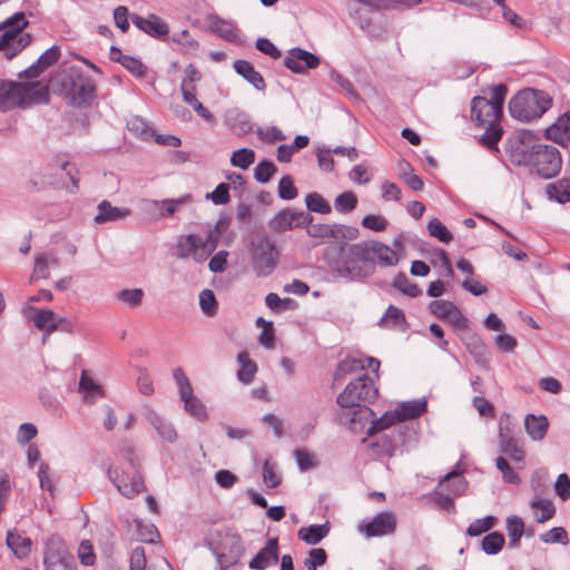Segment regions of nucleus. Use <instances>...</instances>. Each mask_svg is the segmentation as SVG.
<instances>
[{
  "label": "nucleus",
  "mask_w": 570,
  "mask_h": 570,
  "mask_svg": "<svg viewBox=\"0 0 570 570\" xmlns=\"http://www.w3.org/2000/svg\"><path fill=\"white\" fill-rule=\"evenodd\" d=\"M524 429L531 440L542 441L549 430V420L546 415L527 414Z\"/></svg>",
  "instance_id": "b1692460"
},
{
  "label": "nucleus",
  "mask_w": 570,
  "mask_h": 570,
  "mask_svg": "<svg viewBox=\"0 0 570 570\" xmlns=\"http://www.w3.org/2000/svg\"><path fill=\"white\" fill-rule=\"evenodd\" d=\"M499 450L515 463L524 462L525 452L520 441L513 435L509 424L503 425L502 422L499 429Z\"/></svg>",
  "instance_id": "f3484780"
},
{
  "label": "nucleus",
  "mask_w": 570,
  "mask_h": 570,
  "mask_svg": "<svg viewBox=\"0 0 570 570\" xmlns=\"http://www.w3.org/2000/svg\"><path fill=\"white\" fill-rule=\"evenodd\" d=\"M208 548L216 557L219 570H227L238 563L245 552L242 537L230 531L219 532L217 539L208 542Z\"/></svg>",
  "instance_id": "6e6552de"
},
{
  "label": "nucleus",
  "mask_w": 570,
  "mask_h": 570,
  "mask_svg": "<svg viewBox=\"0 0 570 570\" xmlns=\"http://www.w3.org/2000/svg\"><path fill=\"white\" fill-rule=\"evenodd\" d=\"M504 542V535L501 532L493 531L483 537L481 547L487 554H497L502 550Z\"/></svg>",
  "instance_id": "49530a36"
},
{
  "label": "nucleus",
  "mask_w": 570,
  "mask_h": 570,
  "mask_svg": "<svg viewBox=\"0 0 570 570\" xmlns=\"http://www.w3.org/2000/svg\"><path fill=\"white\" fill-rule=\"evenodd\" d=\"M330 267L348 281H363L375 272V261L368 255L366 243H343L325 254Z\"/></svg>",
  "instance_id": "f03ea898"
},
{
  "label": "nucleus",
  "mask_w": 570,
  "mask_h": 570,
  "mask_svg": "<svg viewBox=\"0 0 570 570\" xmlns=\"http://www.w3.org/2000/svg\"><path fill=\"white\" fill-rule=\"evenodd\" d=\"M531 508L534 511L535 521L539 523H543L553 518L556 513V508L550 500L538 499L531 502Z\"/></svg>",
  "instance_id": "a19ab883"
},
{
  "label": "nucleus",
  "mask_w": 570,
  "mask_h": 570,
  "mask_svg": "<svg viewBox=\"0 0 570 570\" xmlns=\"http://www.w3.org/2000/svg\"><path fill=\"white\" fill-rule=\"evenodd\" d=\"M255 161V151L249 148H240L233 153L230 163L235 167L247 169Z\"/></svg>",
  "instance_id": "6e6d98bb"
},
{
  "label": "nucleus",
  "mask_w": 570,
  "mask_h": 570,
  "mask_svg": "<svg viewBox=\"0 0 570 570\" xmlns=\"http://www.w3.org/2000/svg\"><path fill=\"white\" fill-rule=\"evenodd\" d=\"M305 203L309 212L323 215L330 214L332 212L330 203L316 191L307 194L305 197Z\"/></svg>",
  "instance_id": "09e8293b"
},
{
  "label": "nucleus",
  "mask_w": 570,
  "mask_h": 570,
  "mask_svg": "<svg viewBox=\"0 0 570 570\" xmlns=\"http://www.w3.org/2000/svg\"><path fill=\"white\" fill-rule=\"evenodd\" d=\"M397 517L393 511L379 512L372 520L358 525V531L367 538L391 535L396 531Z\"/></svg>",
  "instance_id": "f8f14e48"
},
{
  "label": "nucleus",
  "mask_w": 570,
  "mask_h": 570,
  "mask_svg": "<svg viewBox=\"0 0 570 570\" xmlns=\"http://www.w3.org/2000/svg\"><path fill=\"white\" fill-rule=\"evenodd\" d=\"M171 40L173 42L181 46L186 52H193L199 48L198 41L191 37L188 30L174 33Z\"/></svg>",
  "instance_id": "e2e57ef3"
},
{
  "label": "nucleus",
  "mask_w": 570,
  "mask_h": 570,
  "mask_svg": "<svg viewBox=\"0 0 570 570\" xmlns=\"http://www.w3.org/2000/svg\"><path fill=\"white\" fill-rule=\"evenodd\" d=\"M210 30L228 42H237L239 37L238 28L230 21L224 20L218 16L209 18Z\"/></svg>",
  "instance_id": "c85d7f7f"
},
{
  "label": "nucleus",
  "mask_w": 570,
  "mask_h": 570,
  "mask_svg": "<svg viewBox=\"0 0 570 570\" xmlns=\"http://www.w3.org/2000/svg\"><path fill=\"white\" fill-rule=\"evenodd\" d=\"M130 215L129 208H119L111 205L108 200H102L98 205V214L94 220L96 224H105L109 222H118Z\"/></svg>",
  "instance_id": "393cba45"
},
{
  "label": "nucleus",
  "mask_w": 570,
  "mask_h": 570,
  "mask_svg": "<svg viewBox=\"0 0 570 570\" xmlns=\"http://www.w3.org/2000/svg\"><path fill=\"white\" fill-rule=\"evenodd\" d=\"M19 96V108H26L33 104H43L49 100V89L39 81L19 82L17 88Z\"/></svg>",
  "instance_id": "6ab92c4d"
},
{
  "label": "nucleus",
  "mask_w": 570,
  "mask_h": 570,
  "mask_svg": "<svg viewBox=\"0 0 570 570\" xmlns=\"http://www.w3.org/2000/svg\"><path fill=\"white\" fill-rule=\"evenodd\" d=\"M484 132L481 135L479 142L490 151H499V141L502 139L503 129L500 122L488 124L483 126Z\"/></svg>",
  "instance_id": "473e14b6"
},
{
  "label": "nucleus",
  "mask_w": 570,
  "mask_h": 570,
  "mask_svg": "<svg viewBox=\"0 0 570 570\" xmlns=\"http://www.w3.org/2000/svg\"><path fill=\"white\" fill-rule=\"evenodd\" d=\"M462 472L452 471L448 473L442 481L439 483V489H443L445 493H452L453 495H461L465 488V480L461 476Z\"/></svg>",
  "instance_id": "4c0bfd02"
},
{
  "label": "nucleus",
  "mask_w": 570,
  "mask_h": 570,
  "mask_svg": "<svg viewBox=\"0 0 570 570\" xmlns=\"http://www.w3.org/2000/svg\"><path fill=\"white\" fill-rule=\"evenodd\" d=\"M358 237V229L352 226L342 224L330 225L328 238L335 239H356Z\"/></svg>",
  "instance_id": "bf43d9fd"
},
{
  "label": "nucleus",
  "mask_w": 570,
  "mask_h": 570,
  "mask_svg": "<svg viewBox=\"0 0 570 570\" xmlns=\"http://www.w3.org/2000/svg\"><path fill=\"white\" fill-rule=\"evenodd\" d=\"M313 217L302 210H294L291 208L278 212L269 222V227L277 233L291 230L297 227H305L309 225Z\"/></svg>",
  "instance_id": "ddd939ff"
},
{
  "label": "nucleus",
  "mask_w": 570,
  "mask_h": 570,
  "mask_svg": "<svg viewBox=\"0 0 570 570\" xmlns=\"http://www.w3.org/2000/svg\"><path fill=\"white\" fill-rule=\"evenodd\" d=\"M256 135L263 142H266V144H273L275 141H283L286 139V136L276 126H271L267 128H258L256 130Z\"/></svg>",
  "instance_id": "69168bd1"
},
{
  "label": "nucleus",
  "mask_w": 570,
  "mask_h": 570,
  "mask_svg": "<svg viewBox=\"0 0 570 570\" xmlns=\"http://www.w3.org/2000/svg\"><path fill=\"white\" fill-rule=\"evenodd\" d=\"M277 171L276 165L271 160L259 161L254 169V177L258 183L266 184Z\"/></svg>",
  "instance_id": "5fc2aeb1"
},
{
  "label": "nucleus",
  "mask_w": 570,
  "mask_h": 570,
  "mask_svg": "<svg viewBox=\"0 0 570 570\" xmlns=\"http://www.w3.org/2000/svg\"><path fill=\"white\" fill-rule=\"evenodd\" d=\"M220 237L222 236L218 235L217 230H208L205 239L199 237L200 252L197 254L199 259H204L205 262L212 255V253L217 248Z\"/></svg>",
  "instance_id": "de8ad7c7"
},
{
  "label": "nucleus",
  "mask_w": 570,
  "mask_h": 570,
  "mask_svg": "<svg viewBox=\"0 0 570 570\" xmlns=\"http://www.w3.org/2000/svg\"><path fill=\"white\" fill-rule=\"evenodd\" d=\"M328 523L313 524L298 530V538L307 544L320 543L328 533Z\"/></svg>",
  "instance_id": "e433bc0d"
},
{
  "label": "nucleus",
  "mask_w": 570,
  "mask_h": 570,
  "mask_svg": "<svg viewBox=\"0 0 570 570\" xmlns=\"http://www.w3.org/2000/svg\"><path fill=\"white\" fill-rule=\"evenodd\" d=\"M199 305L206 316L213 317L217 314L218 303L212 289H203L199 294Z\"/></svg>",
  "instance_id": "603ef678"
},
{
  "label": "nucleus",
  "mask_w": 570,
  "mask_h": 570,
  "mask_svg": "<svg viewBox=\"0 0 570 570\" xmlns=\"http://www.w3.org/2000/svg\"><path fill=\"white\" fill-rule=\"evenodd\" d=\"M551 106L552 99L546 91L527 88L511 98L509 111L512 118L528 122L540 118Z\"/></svg>",
  "instance_id": "39448f33"
},
{
  "label": "nucleus",
  "mask_w": 570,
  "mask_h": 570,
  "mask_svg": "<svg viewBox=\"0 0 570 570\" xmlns=\"http://www.w3.org/2000/svg\"><path fill=\"white\" fill-rule=\"evenodd\" d=\"M199 248V236L195 234L181 235L176 244V256L185 259L193 257L195 262L203 263L204 259H199L197 256Z\"/></svg>",
  "instance_id": "412c9836"
},
{
  "label": "nucleus",
  "mask_w": 570,
  "mask_h": 570,
  "mask_svg": "<svg viewBox=\"0 0 570 570\" xmlns=\"http://www.w3.org/2000/svg\"><path fill=\"white\" fill-rule=\"evenodd\" d=\"M45 570H76V561L66 543L58 535H51L43 547Z\"/></svg>",
  "instance_id": "9d476101"
},
{
  "label": "nucleus",
  "mask_w": 570,
  "mask_h": 570,
  "mask_svg": "<svg viewBox=\"0 0 570 570\" xmlns=\"http://www.w3.org/2000/svg\"><path fill=\"white\" fill-rule=\"evenodd\" d=\"M393 286L410 297H417L421 294L420 287L402 272L394 277Z\"/></svg>",
  "instance_id": "3c124183"
},
{
  "label": "nucleus",
  "mask_w": 570,
  "mask_h": 570,
  "mask_svg": "<svg viewBox=\"0 0 570 570\" xmlns=\"http://www.w3.org/2000/svg\"><path fill=\"white\" fill-rule=\"evenodd\" d=\"M428 230L432 237L442 243H450L453 239L452 233L438 218H433L428 223Z\"/></svg>",
  "instance_id": "4d7b16f0"
},
{
  "label": "nucleus",
  "mask_w": 570,
  "mask_h": 570,
  "mask_svg": "<svg viewBox=\"0 0 570 570\" xmlns=\"http://www.w3.org/2000/svg\"><path fill=\"white\" fill-rule=\"evenodd\" d=\"M464 344L470 352V354L474 357L476 363L485 362L487 357V345L482 341V338L478 334L469 335Z\"/></svg>",
  "instance_id": "37998d69"
},
{
  "label": "nucleus",
  "mask_w": 570,
  "mask_h": 570,
  "mask_svg": "<svg viewBox=\"0 0 570 570\" xmlns=\"http://www.w3.org/2000/svg\"><path fill=\"white\" fill-rule=\"evenodd\" d=\"M406 318L402 309L394 305H390L384 315L379 321V326L382 328H405Z\"/></svg>",
  "instance_id": "72a5a7b5"
},
{
  "label": "nucleus",
  "mask_w": 570,
  "mask_h": 570,
  "mask_svg": "<svg viewBox=\"0 0 570 570\" xmlns=\"http://www.w3.org/2000/svg\"><path fill=\"white\" fill-rule=\"evenodd\" d=\"M495 521L497 519L493 515H488L483 519H478L468 527L466 534L470 537L480 535L483 532H487L488 530L493 528Z\"/></svg>",
  "instance_id": "680f3d73"
},
{
  "label": "nucleus",
  "mask_w": 570,
  "mask_h": 570,
  "mask_svg": "<svg viewBox=\"0 0 570 570\" xmlns=\"http://www.w3.org/2000/svg\"><path fill=\"white\" fill-rule=\"evenodd\" d=\"M356 206L357 197L353 191H343L334 200V207L341 214L351 213Z\"/></svg>",
  "instance_id": "8fccbe9b"
},
{
  "label": "nucleus",
  "mask_w": 570,
  "mask_h": 570,
  "mask_svg": "<svg viewBox=\"0 0 570 570\" xmlns=\"http://www.w3.org/2000/svg\"><path fill=\"white\" fill-rule=\"evenodd\" d=\"M366 245L368 249V255H375L381 266L389 267L394 266L399 263L396 253L390 246L379 240H372Z\"/></svg>",
  "instance_id": "c756f323"
},
{
  "label": "nucleus",
  "mask_w": 570,
  "mask_h": 570,
  "mask_svg": "<svg viewBox=\"0 0 570 570\" xmlns=\"http://www.w3.org/2000/svg\"><path fill=\"white\" fill-rule=\"evenodd\" d=\"M233 67L235 71L253 85L255 89L261 91L265 90L266 82L263 76L254 68L252 62L238 59L234 61Z\"/></svg>",
  "instance_id": "5701e85b"
},
{
  "label": "nucleus",
  "mask_w": 570,
  "mask_h": 570,
  "mask_svg": "<svg viewBox=\"0 0 570 570\" xmlns=\"http://www.w3.org/2000/svg\"><path fill=\"white\" fill-rule=\"evenodd\" d=\"M547 137L561 145L570 140V110L561 115L557 121L547 129Z\"/></svg>",
  "instance_id": "cd10ccee"
},
{
  "label": "nucleus",
  "mask_w": 570,
  "mask_h": 570,
  "mask_svg": "<svg viewBox=\"0 0 570 570\" xmlns=\"http://www.w3.org/2000/svg\"><path fill=\"white\" fill-rule=\"evenodd\" d=\"M278 196L284 200H292L297 197V188L291 176H283L278 183Z\"/></svg>",
  "instance_id": "774afa93"
},
{
  "label": "nucleus",
  "mask_w": 570,
  "mask_h": 570,
  "mask_svg": "<svg viewBox=\"0 0 570 570\" xmlns=\"http://www.w3.org/2000/svg\"><path fill=\"white\" fill-rule=\"evenodd\" d=\"M507 531L509 535V544L512 548H519L520 540L524 534L525 528L523 520L518 515L507 518Z\"/></svg>",
  "instance_id": "ea45409f"
},
{
  "label": "nucleus",
  "mask_w": 570,
  "mask_h": 570,
  "mask_svg": "<svg viewBox=\"0 0 570 570\" xmlns=\"http://www.w3.org/2000/svg\"><path fill=\"white\" fill-rule=\"evenodd\" d=\"M277 256L276 246L268 237L253 243L252 261L257 276L269 275L277 265Z\"/></svg>",
  "instance_id": "9b49d317"
},
{
  "label": "nucleus",
  "mask_w": 570,
  "mask_h": 570,
  "mask_svg": "<svg viewBox=\"0 0 570 570\" xmlns=\"http://www.w3.org/2000/svg\"><path fill=\"white\" fill-rule=\"evenodd\" d=\"M229 128L237 135L243 136L253 130V124L249 116L244 111H234L227 119Z\"/></svg>",
  "instance_id": "58836bf2"
},
{
  "label": "nucleus",
  "mask_w": 570,
  "mask_h": 570,
  "mask_svg": "<svg viewBox=\"0 0 570 570\" xmlns=\"http://www.w3.org/2000/svg\"><path fill=\"white\" fill-rule=\"evenodd\" d=\"M30 312L32 313L31 321L38 330L48 331L56 321V313L51 309L30 307Z\"/></svg>",
  "instance_id": "a18cd8bd"
},
{
  "label": "nucleus",
  "mask_w": 570,
  "mask_h": 570,
  "mask_svg": "<svg viewBox=\"0 0 570 570\" xmlns=\"http://www.w3.org/2000/svg\"><path fill=\"white\" fill-rule=\"evenodd\" d=\"M29 21L24 12H16L4 21L0 22V52L11 60L26 49L32 40L30 33L24 32Z\"/></svg>",
  "instance_id": "423d86ee"
},
{
  "label": "nucleus",
  "mask_w": 570,
  "mask_h": 570,
  "mask_svg": "<svg viewBox=\"0 0 570 570\" xmlns=\"http://www.w3.org/2000/svg\"><path fill=\"white\" fill-rule=\"evenodd\" d=\"M337 413L338 422L347 425L352 431L363 430L365 424L375 416L373 410L367 404H358L351 407H341Z\"/></svg>",
  "instance_id": "4468645a"
},
{
  "label": "nucleus",
  "mask_w": 570,
  "mask_h": 570,
  "mask_svg": "<svg viewBox=\"0 0 570 570\" xmlns=\"http://www.w3.org/2000/svg\"><path fill=\"white\" fill-rule=\"evenodd\" d=\"M126 465L110 466L108 478L117 490L126 498L131 499L146 490L140 472V461L134 448L125 449Z\"/></svg>",
  "instance_id": "20e7f679"
},
{
  "label": "nucleus",
  "mask_w": 570,
  "mask_h": 570,
  "mask_svg": "<svg viewBox=\"0 0 570 570\" xmlns=\"http://www.w3.org/2000/svg\"><path fill=\"white\" fill-rule=\"evenodd\" d=\"M454 307L455 304L444 299H435L429 304V309L431 314H433L440 320H446L448 316L451 315V312L453 311Z\"/></svg>",
  "instance_id": "0e129e2a"
},
{
  "label": "nucleus",
  "mask_w": 570,
  "mask_h": 570,
  "mask_svg": "<svg viewBox=\"0 0 570 570\" xmlns=\"http://www.w3.org/2000/svg\"><path fill=\"white\" fill-rule=\"evenodd\" d=\"M96 86L88 76L77 75L71 79L70 97L77 107L88 106L95 98Z\"/></svg>",
  "instance_id": "a211bd4d"
},
{
  "label": "nucleus",
  "mask_w": 570,
  "mask_h": 570,
  "mask_svg": "<svg viewBox=\"0 0 570 570\" xmlns=\"http://www.w3.org/2000/svg\"><path fill=\"white\" fill-rule=\"evenodd\" d=\"M278 539L271 538L264 548L249 561L248 567L253 570H265L278 562Z\"/></svg>",
  "instance_id": "aec40b11"
},
{
  "label": "nucleus",
  "mask_w": 570,
  "mask_h": 570,
  "mask_svg": "<svg viewBox=\"0 0 570 570\" xmlns=\"http://www.w3.org/2000/svg\"><path fill=\"white\" fill-rule=\"evenodd\" d=\"M237 362L239 368L237 371V379L243 384H250L256 375L257 365L250 360L248 352L243 351L237 354Z\"/></svg>",
  "instance_id": "2f4dec72"
},
{
  "label": "nucleus",
  "mask_w": 570,
  "mask_h": 570,
  "mask_svg": "<svg viewBox=\"0 0 570 570\" xmlns=\"http://www.w3.org/2000/svg\"><path fill=\"white\" fill-rule=\"evenodd\" d=\"M426 410L428 403L425 400L405 401L397 404L394 410V416L399 419V422H404L421 416Z\"/></svg>",
  "instance_id": "4be33fe9"
},
{
  "label": "nucleus",
  "mask_w": 570,
  "mask_h": 570,
  "mask_svg": "<svg viewBox=\"0 0 570 570\" xmlns=\"http://www.w3.org/2000/svg\"><path fill=\"white\" fill-rule=\"evenodd\" d=\"M146 419L164 441L173 443L177 440V431L174 425L164 420L157 412L149 410L146 413Z\"/></svg>",
  "instance_id": "a878e982"
},
{
  "label": "nucleus",
  "mask_w": 570,
  "mask_h": 570,
  "mask_svg": "<svg viewBox=\"0 0 570 570\" xmlns=\"http://www.w3.org/2000/svg\"><path fill=\"white\" fill-rule=\"evenodd\" d=\"M540 540L544 543L568 544V533L562 527H556L540 535Z\"/></svg>",
  "instance_id": "338daca9"
},
{
  "label": "nucleus",
  "mask_w": 570,
  "mask_h": 570,
  "mask_svg": "<svg viewBox=\"0 0 570 570\" xmlns=\"http://www.w3.org/2000/svg\"><path fill=\"white\" fill-rule=\"evenodd\" d=\"M79 390L83 393L85 401L88 403H95L97 399L104 396L101 386L86 371L81 373Z\"/></svg>",
  "instance_id": "c9c22d12"
},
{
  "label": "nucleus",
  "mask_w": 570,
  "mask_h": 570,
  "mask_svg": "<svg viewBox=\"0 0 570 570\" xmlns=\"http://www.w3.org/2000/svg\"><path fill=\"white\" fill-rule=\"evenodd\" d=\"M115 62L120 63L127 71H129L136 78H144L147 73L146 66L132 56L120 55L119 58H115Z\"/></svg>",
  "instance_id": "c03bdc74"
},
{
  "label": "nucleus",
  "mask_w": 570,
  "mask_h": 570,
  "mask_svg": "<svg viewBox=\"0 0 570 570\" xmlns=\"http://www.w3.org/2000/svg\"><path fill=\"white\" fill-rule=\"evenodd\" d=\"M130 18L132 23L146 35L161 41L168 39L169 26L159 16L150 13L144 18L138 14H131Z\"/></svg>",
  "instance_id": "dca6fc26"
},
{
  "label": "nucleus",
  "mask_w": 570,
  "mask_h": 570,
  "mask_svg": "<svg viewBox=\"0 0 570 570\" xmlns=\"http://www.w3.org/2000/svg\"><path fill=\"white\" fill-rule=\"evenodd\" d=\"M546 194L550 200H556L559 204H567L570 202V178H561L554 183L548 184Z\"/></svg>",
  "instance_id": "7c9ffc66"
},
{
  "label": "nucleus",
  "mask_w": 570,
  "mask_h": 570,
  "mask_svg": "<svg viewBox=\"0 0 570 570\" xmlns=\"http://www.w3.org/2000/svg\"><path fill=\"white\" fill-rule=\"evenodd\" d=\"M505 150L513 165L525 166L546 179L556 177L562 167L559 149L539 141L527 130L509 137Z\"/></svg>",
  "instance_id": "f257e3e1"
},
{
  "label": "nucleus",
  "mask_w": 570,
  "mask_h": 570,
  "mask_svg": "<svg viewBox=\"0 0 570 570\" xmlns=\"http://www.w3.org/2000/svg\"><path fill=\"white\" fill-rule=\"evenodd\" d=\"M497 469L502 473V478L507 483L519 484L521 482L520 475L511 468L509 462L503 456H498L495 460Z\"/></svg>",
  "instance_id": "052dcab7"
},
{
  "label": "nucleus",
  "mask_w": 570,
  "mask_h": 570,
  "mask_svg": "<svg viewBox=\"0 0 570 570\" xmlns=\"http://www.w3.org/2000/svg\"><path fill=\"white\" fill-rule=\"evenodd\" d=\"M507 94V85L499 83L490 88V99L482 96H475L472 99L471 118L478 127L500 122Z\"/></svg>",
  "instance_id": "0eeeda50"
},
{
  "label": "nucleus",
  "mask_w": 570,
  "mask_h": 570,
  "mask_svg": "<svg viewBox=\"0 0 570 570\" xmlns=\"http://www.w3.org/2000/svg\"><path fill=\"white\" fill-rule=\"evenodd\" d=\"M7 543L19 558L26 557L30 551V540L22 539L18 534L9 532L7 535Z\"/></svg>",
  "instance_id": "13d9d810"
},
{
  "label": "nucleus",
  "mask_w": 570,
  "mask_h": 570,
  "mask_svg": "<svg viewBox=\"0 0 570 570\" xmlns=\"http://www.w3.org/2000/svg\"><path fill=\"white\" fill-rule=\"evenodd\" d=\"M377 395L379 390L374 381L367 374H363L346 385L344 391L337 395L336 403L341 407L372 404L377 399Z\"/></svg>",
  "instance_id": "1a4fd4ad"
},
{
  "label": "nucleus",
  "mask_w": 570,
  "mask_h": 570,
  "mask_svg": "<svg viewBox=\"0 0 570 570\" xmlns=\"http://www.w3.org/2000/svg\"><path fill=\"white\" fill-rule=\"evenodd\" d=\"M320 63V57L298 47L289 49L284 58V66L296 75L304 73L306 69H316Z\"/></svg>",
  "instance_id": "2eb2a0df"
},
{
  "label": "nucleus",
  "mask_w": 570,
  "mask_h": 570,
  "mask_svg": "<svg viewBox=\"0 0 570 570\" xmlns=\"http://www.w3.org/2000/svg\"><path fill=\"white\" fill-rule=\"evenodd\" d=\"M361 370H364L362 356H346L337 363L334 372V381H343L347 375Z\"/></svg>",
  "instance_id": "f704fd0d"
},
{
  "label": "nucleus",
  "mask_w": 570,
  "mask_h": 570,
  "mask_svg": "<svg viewBox=\"0 0 570 570\" xmlns=\"http://www.w3.org/2000/svg\"><path fill=\"white\" fill-rule=\"evenodd\" d=\"M395 422H399V419L394 416V411L384 413L380 419L373 417V420H371V425L367 429V435L372 436L385 429H389L394 425Z\"/></svg>",
  "instance_id": "864d4df0"
},
{
  "label": "nucleus",
  "mask_w": 570,
  "mask_h": 570,
  "mask_svg": "<svg viewBox=\"0 0 570 570\" xmlns=\"http://www.w3.org/2000/svg\"><path fill=\"white\" fill-rule=\"evenodd\" d=\"M184 402L185 410L198 421L205 422L208 419L207 410L204 403L194 396L191 392L189 396L181 399Z\"/></svg>",
  "instance_id": "79ce46f5"
},
{
  "label": "nucleus",
  "mask_w": 570,
  "mask_h": 570,
  "mask_svg": "<svg viewBox=\"0 0 570 570\" xmlns=\"http://www.w3.org/2000/svg\"><path fill=\"white\" fill-rule=\"evenodd\" d=\"M421 0H351L348 13L358 28L371 38H379L383 28L382 12L396 8H411Z\"/></svg>",
  "instance_id": "7ed1b4c3"
},
{
  "label": "nucleus",
  "mask_w": 570,
  "mask_h": 570,
  "mask_svg": "<svg viewBox=\"0 0 570 570\" xmlns=\"http://www.w3.org/2000/svg\"><path fill=\"white\" fill-rule=\"evenodd\" d=\"M18 87L19 82L0 80V111L19 107Z\"/></svg>",
  "instance_id": "bb28decb"
}]
</instances>
